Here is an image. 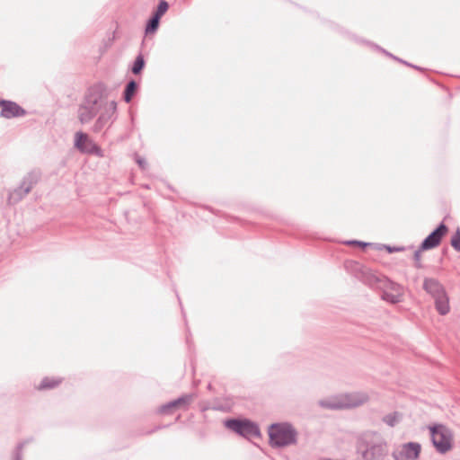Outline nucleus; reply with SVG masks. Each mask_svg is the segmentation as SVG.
Wrapping results in <instances>:
<instances>
[{
    "mask_svg": "<svg viewBox=\"0 0 460 460\" xmlns=\"http://www.w3.org/2000/svg\"><path fill=\"white\" fill-rule=\"evenodd\" d=\"M109 92L102 83L91 86L78 107L77 116L82 124H87L100 112L108 102Z\"/></svg>",
    "mask_w": 460,
    "mask_h": 460,
    "instance_id": "f257e3e1",
    "label": "nucleus"
},
{
    "mask_svg": "<svg viewBox=\"0 0 460 460\" xmlns=\"http://www.w3.org/2000/svg\"><path fill=\"white\" fill-rule=\"evenodd\" d=\"M268 433L270 445L274 448L295 445L297 441V431L289 422L272 423Z\"/></svg>",
    "mask_w": 460,
    "mask_h": 460,
    "instance_id": "f03ea898",
    "label": "nucleus"
},
{
    "mask_svg": "<svg viewBox=\"0 0 460 460\" xmlns=\"http://www.w3.org/2000/svg\"><path fill=\"white\" fill-rule=\"evenodd\" d=\"M423 289L434 299L435 307L440 315H446L450 311L449 298L444 286L434 278H425Z\"/></svg>",
    "mask_w": 460,
    "mask_h": 460,
    "instance_id": "7ed1b4c3",
    "label": "nucleus"
},
{
    "mask_svg": "<svg viewBox=\"0 0 460 460\" xmlns=\"http://www.w3.org/2000/svg\"><path fill=\"white\" fill-rule=\"evenodd\" d=\"M367 401L368 395L366 393L354 392L342 394L340 397L321 400L319 404L326 409L338 410L358 407L367 402Z\"/></svg>",
    "mask_w": 460,
    "mask_h": 460,
    "instance_id": "20e7f679",
    "label": "nucleus"
},
{
    "mask_svg": "<svg viewBox=\"0 0 460 460\" xmlns=\"http://www.w3.org/2000/svg\"><path fill=\"white\" fill-rule=\"evenodd\" d=\"M431 441L436 450L446 454L453 447V432L443 424H435L429 427Z\"/></svg>",
    "mask_w": 460,
    "mask_h": 460,
    "instance_id": "39448f33",
    "label": "nucleus"
},
{
    "mask_svg": "<svg viewBox=\"0 0 460 460\" xmlns=\"http://www.w3.org/2000/svg\"><path fill=\"white\" fill-rule=\"evenodd\" d=\"M225 426L244 438H259L261 436L259 426L247 419H228L225 421Z\"/></svg>",
    "mask_w": 460,
    "mask_h": 460,
    "instance_id": "423d86ee",
    "label": "nucleus"
},
{
    "mask_svg": "<svg viewBox=\"0 0 460 460\" xmlns=\"http://www.w3.org/2000/svg\"><path fill=\"white\" fill-rule=\"evenodd\" d=\"M117 102L115 101H108L103 108L98 113L99 116L95 120L92 130L94 133L101 132L105 127H110L116 119Z\"/></svg>",
    "mask_w": 460,
    "mask_h": 460,
    "instance_id": "0eeeda50",
    "label": "nucleus"
},
{
    "mask_svg": "<svg viewBox=\"0 0 460 460\" xmlns=\"http://www.w3.org/2000/svg\"><path fill=\"white\" fill-rule=\"evenodd\" d=\"M75 147L83 154L104 156L102 148L86 133L81 131L75 135Z\"/></svg>",
    "mask_w": 460,
    "mask_h": 460,
    "instance_id": "6e6552de",
    "label": "nucleus"
},
{
    "mask_svg": "<svg viewBox=\"0 0 460 460\" xmlns=\"http://www.w3.org/2000/svg\"><path fill=\"white\" fill-rule=\"evenodd\" d=\"M382 289L381 297L383 300L391 304H398L402 298V288L401 285L385 278L382 280V285H379Z\"/></svg>",
    "mask_w": 460,
    "mask_h": 460,
    "instance_id": "1a4fd4ad",
    "label": "nucleus"
},
{
    "mask_svg": "<svg viewBox=\"0 0 460 460\" xmlns=\"http://www.w3.org/2000/svg\"><path fill=\"white\" fill-rule=\"evenodd\" d=\"M39 179L40 174L38 172H29L26 176H24L20 186L10 193L9 199L13 200L14 202L21 200L23 197L30 193L33 186L38 182Z\"/></svg>",
    "mask_w": 460,
    "mask_h": 460,
    "instance_id": "9d476101",
    "label": "nucleus"
},
{
    "mask_svg": "<svg viewBox=\"0 0 460 460\" xmlns=\"http://www.w3.org/2000/svg\"><path fill=\"white\" fill-rule=\"evenodd\" d=\"M196 397L197 395L194 393L185 394L175 400L161 405L159 408V412L162 414H170L177 409L187 411Z\"/></svg>",
    "mask_w": 460,
    "mask_h": 460,
    "instance_id": "9b49d317",
    "label": "nucleus"
},
{
    "mask_svg": "<svg viewBox=\"0 0 460 460\" xmlns=\"http://www.w3.org/2000/svg\"><path fill=\"white\" fill-rule=\"evenodd\" d=\"M420 444L408 442L396 448L392 456L394 460H416L420 456Z\"/></svg>",
    "mask_w": 460,
    "mask_h": 460,
    "instance_id": "f8f14e48",
    "label": "nucleus"
},
{
    "mask_svg": "<svg viewBox=\"0 0 460 460\" xmlns=\"http://www.w3.org/2000/svg\"><path fill=\"white\" fill-rule=\"evenodd\" d=\"M447 226L442 222L420 243V250H430L438 246L447 233Z\"/></svg>",
    "mask_w": 460,
    "mask_h": 460,
    "instance_id": "ddd939ff",
    "label": "nucleus"
},
{
    "mask_svg": "<svg viewBox=\"0 0 460 460\" xmlns=\"http://www.w3.org/2000/svg\"><path fill=\"white\" fill-rule=\"evenodd\" d=\"M0 116L4 119L19 118L27 114L22 107L13 101L0 100Z\"/></svg>",
    "mask_w": 460,
    "mask_h": 460,
    "instance_id": "4468645a",
    "label": "nucleus"
},
{
    "mask_svg": "<svg viewBox=\"0 0 460 460\" xmlns=\"http://www.w3.org/2000/svg\"><path fill=\"white\" fill-rule=\"evenodd\" d=\"M387 454L386 443L379 442L367 447L362 452V460H385Z\"/></svg>",
    "mask_w": 460,
    "mask_h": 460,
    "instance_id": "2eb2a0df",
    "label": "nucleus"
},
{
    "mask_svg": "<svg viewBox=\"0 0 460 460\" xmlns=\"http://www.w3.org/2000/svg\"><path fill=\"white\" fill-rule=\"evenodd\" d=\"M385 277H378L367 269H362V282L368 285L369 287H375L379 288V285H382V280Z\"/></svg>",
    "mask_w": 460,
    "mask_h": 460,
    "instance_id": "dca6fc26",
    "label": "nucleus"
},
{
    "mask_svg": "<svg viewBox=\"0 0 460 460\" xmlns=\"http://www.w3.org/2000/svg\"><path fill=\"white\" fill-rule=\"evenodd\" d=\"M137 89H138V84L135 80L131 79L130 81H128V84H126V87H125V90L123 93L124 101L128 103L130 102L132 98L135 96Z\"/></svg>",
    "mask_w": 460,
    "mask_h": 460,
    "instance_id": "f3484780",
    "label": "nucleus"
},
{
    "mask_svg": "<svg viewBox=\"0 0 460 460\" xmlns=\"http://www.w3.org/2000/svg\"><path fill=\"white\" fill-rule=\"evenodd\" d=\"M160 24V19L151 15V17L147 20L145 32L146 35L155 33Z\"/></svg>",
    "mask_w": 460,
    "mask_h": 460,
    "instance_id": "a211bd4d",
    "label": "nucleus"
},
{
    "mask_svg": "<svg viewBox=\"0 0 460 460\" xmlns=\"http://www.w3.org/2000/svg\"><path fill=\"white\" fill-rule=\"evenodd\" d=\"M401 420H402V414H400L397 411L386 414L383 418V421L390 427H394L401 421Z\"/></svg>",
    "mask_w": 460,
    "mask_h": 460,
    "instance_id": "6ab92c4d",
    "label": "nucleus"
},
{
    "mask_svg": "<svg viewBox=\"0 0 460 460\" xmlns=\"http://www.w3.org/2000/svg\"><path fill=\"white\" fill-rule=\"evenodd\" d=\"M61 383V379L45 377L39 385L40 390L52 389Z\"/></svg>",
    "mask_w": 460,
    "mask_h": 460,
    "instance_id": "aec40b11",
    "label": "nucleus"
},
{
    "mask_svg": "<svg viewBox=\"0 0 460 460\" xmlns=\"http://www.w3.org/2000/svg\"><path fill=\"white\" fill-rule=\"evenodd\" d=\"M145 59H144V57L142 54H139L134 63H133V66L131 67V71L134 75H138L141 73V71L143 70L144 66H145Z\"/></svg>",
    "mask_w": 460,
    "mask_h": 460,
    "instance_id": "412c9836",
    "label": "nucleus"
},
{
    "mask_svg": "<svg viewBox=\"0 0 460 460\" xmlns=\"http://www.w3.org/2000/svg\"><path fill=\"white\" fill-rule=\"evenodd\" d=\"M169 9V4L165 0H161L157 5L156 10L153 13V16L161 20V17L167 12Z\"/></svg>",
    "mask_w": 460,
    "mask_h": 460,
    "instance_id": "4be33fe9",
    "label": "nucleus"
},
{
    "mask_svg": "<svg viewBox=\"0 0 460 460\" xmlns=\"http://www.w3.org/2000/svg\"><path fill=\"white\" fill-rule=\"evenodd\" d=\"M28 441H22V442H20L15 449H14V452H13V460H22V449L24 447V446L27 444Z\"/></svg>",
    "mask_w": 460,
    "mask_h": 460,
    "instance_id": "5701e85b",
    "label": "nucleus"
},
{
    "mask_svg": "<svg viewBox=\"0 0 460 460\" xmlns=\"http://www.w3.org/2000/svg\"><path fill=\"white\" fill-rule=\"evenodd\" d=\"M451 245L456 251L460 252V229L457 228L451 239Z\"/></svg>",
    "mask_w": 460,
    "mask_h": 460,
    "instance_id": "b1692460",
    "label": "nucleus"
},
{
    "mask_svg": "<svg viewBox=\"0 0 460 460\" xmlns=\"http://www.w3.org/2000/svg\"><path fill=\"white\" fill-rule=\"evenodd\" d=\"M381 49V50H382L385 55H387V56L391 57L392 58H394V59H395V60H397V61H399V62H401V63H402V64H404V65H406V66H411V67H413V68H415V69H417V70H421V68H420V66H414V65H411V64H410V63H408V62H406V61H404V60H402V59H401V58H397V57H394L393 54H391V53L387 52L386 50H385V49Z\"/></svg>",
    "mask_w": 460,
    "mask_h": 460,
    "instance_id": "393cba45",
    "label": "nucleus"
},
{
    "mask_svg": "<svg viewBox=\"0 0 460 460\" xmlns=\"http://www.w3.org/2000/svg\"><path fill=\"white\" fill-rule=\"evenodd\" d=\"M423 250H420V247L417 251H415V252L413 254V259L415 261V267L417 269H421L423 267L421 262H420L421 252Z\"/></svg>",
    "mask_w": 460,
    "mask_h": 460,
    "instance_id": "a878e982",
    "label": "nucleus"
},
{
    "mask_svg": "<svg viewBox=\"0 0 460 460\" xmlns=\"http://www.w3.org/2000/svg\"><path fill=\"white\" fill-rule=\"evenodd\" d=\"M346 244H348V245H358V246H361V247H367L368 245H371L370 243H365V242L357 241V240L347 241Z\"/></svg>",
    "mask_w": 460,
    "mask_h": 460,
    "instance_id": "bb28decb",
    "label": "nucleus"
},
{
    "mask_svg": "<svg viewBox=\"0 0 460 460\" xmlns=\"http://www.w3.org/2000/svg\"><path fill=\"white\" fill-rule=\"evenodd\" d=\"M385 249L389 252H402L404 250L403 247H397V246H389V245H385Z\"/></svg>",
    "mask_w": 460,
    "mask_h": 460,
    "instance_id": "cd10ccee",
    "label": "nucleus"
},
{
    "mask_svg": "<svg viewBox=\"0 0 460 460\" xmlns=\"http://www.w3.org/2000/svg\"><path fill=\"white\" fill-rule=\"evenodd\" d=\"M137 163L138 164V165L142 168V169H145L146 168V162L144 158L142 157H137Z\"/></svg>",
    "mask_w": 460,
    "mask_h": 460,
    "instance_id": "c85d7f7f",
    "label": "nucleus"
}]
</instances>
